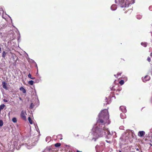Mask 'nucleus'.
Returning <instances> with one entry per match:
<instances>
[{"label": "nucleus", "instance_id": "36", "mask_svg": "<svg viewBox=\"0 0 152 152\" xmlns=\"http://www.w3.org/2000/svg\"><path fill=\"white\" fill-rule=\"evenodd\" d=\"M119 152H121V151H119Z\"/></svg>", "mask_w": 152, "mask_h": 152}, {"label": "nucleus", "instance_id": "23", "mask_svg": "<svg viewBox=\"0 0 152 152\" xmlns=\"http://www.w3.org/2000/svg\"><path fill=\"white\" fill-rule=\"evenodd\" d=\"M119 83L121 85H123L124 83V81L123 80H121L119 81Z\"/></svg>", "mask_w": 152, "mask_h": 152}, {"label": "nucleus", "instance_id": "5", "mask_svg": "<svg viewBox=\"0 0 152 152\" xmlns=\"http://www.w3.org/2000/svg\"><path fill=\"white\" fill-rule=\"evenodd\" d=\"M134 3V1L132 3L126 2L125 0H121L120 1L121 6L122 7H128L130 4H133Z\"/></svg>", "mask_w": 152, "mask_h": 152}, {"label": "nucleus", "instance_id": "21", "mask_svg": "<svg viewBox=\"0 0 152 152\" xmlns=\"http://www.w3.org/2000/svg\"><path fill=\"white\" fill-rule=\"evenodd\" d=\"M12 121L13 122L16 123L17 122V120L15 118H13L12 119Z\"/></svg>", "mask_w": 152, "mask_h": 152}, {"label": "nucleus", "instance_id": "22", "mask_svg": "<svg viewBox=\"0 0 152 152\" xmlns=\"http://www.w3.org/2000/svg\"><path fill=\"white\" fill-rule=\"evenodd\" d=\"M3 125V121L2 120H0V126H2Z\"/></svg>", "mask_w": 152, "mask_h": 152}, {"label": "nucleus", "instance_id": "37", "mask_svg": "<svg viewBox=\"0 0 152 152\" xmlns=\"http://www.w3.org/2000/svg\"><path fill=\"white\" fill-rule=\"evenodd\" d=\"M106 141L107 142H108V141H107V140H106Z\"/></svg>", "mask_w": 152, "mask_h": 152}, {"label": "nucleus", "instance_id": "1", "mask_svg": "<svg viewBox=\"0 0 152 152\" xmlns=\"http://www.w3.org/2000/svg\"><path fill=\"white\" fill-rule=\"evenodd\" d=\"M96 133L98 137H101L104 135L107 136V135H108L110 134L109 131L105 127L104 128L97 127V129L96 130Z\"/></svg>", "mask_w": 152, "mask_h": 152}, {"label": "nucleus", "instance_id": "29", "mask_svg": "<svg viewBox=\"0 0 152 152\" xmlns=\"http://www.w3.org/2000/svg\"><path fill=\"white\" fill-rule=\"evenodd\" d=\"M3 101L4 102H8V101L7 99H3Z\"/></svg>", "mask_w": 152, "mask_h": 152}, {"label": "nucleus", "instance_id": "15", "mask_svg": "<svg viewBox=\"0 0 152 152\" xmlns=\"http://www.w3.org/2000/svg\"><path fill=\"white\" fill-rule=\"evenodd\" d=\"M124 113H121V114L120 116L122 118H125L126 116Z\"/></svg>", "mask_w": 152, "mask_h": 152}, {"label": "nucleus", "instance_id": "17", "mask_svg": "<svg viewBox=\"0 0 152 152\" xmlns=\"http://www.w3.org/2000/svg\"><path fill=\"white\" fill-rule=\"evenodd\" d=\"M61 145V143H57L55 144V145H54L56 147H59Z\"/></svg>", "mask_w": 152, "mask_h": 152}, {"label": "nucleus", "instance_id": "8", "mask_svg": "<svg viewBox=\"0 0 152 152\" xmlns=\"http://www.w3.org/2000/svg\"><path fill=\"white\" fill-rule=\"evenodd\" d=\"M150 79V77L148 75H146L144 78H142V81L144 82H145L146 81L149 80Z\"/></svg>", "mask_w": 152, "mask_h": 152}, {"label": "nucleus", "instance_id": "4", "mask_svg": "<svg viewBox=\"0 0 152 152\" xmlns=\"http://www.w3.org/2000/svg\"><path fill=\"white\" fill-rule=\"evenodd\" d=\"M105 120H104L103 117H101L99 115V119L97 121V123L99 124V126L97 127H101L102 128H104L105 127V123L104 121Z\"/></svg>", "mask_w": 152, "mask_h": 152}, {"label": "nucleus", "instance_id": "2", "mask_svg": "<svg viewBox=\"0 0 152 152\" xmlns=\"http://www.w3.org/2000/svg\"><path fill=\"white\" fill-rule=\"evenodd\" d=\"M31 95L33 99L31 100V103L29 108L30 109H32L34 108L36 105V103L37 102L38 100L36 98L35 93L34 91H32Z\"/></svg>", "mask_w": 152, "mask_h": 152}, {"label": "nucleus", "instance_id": "18", "mask_svg": "<svg viewBox=\"0 0 152 152\" xmlns=\"http://www.w3.org/2000/svg\"><path fill=\"white\" fill-rule=\"evenodd\" d=\"M7 53H6L5 51H3V53H2V56L3 57V58H5V57L6 56V55L7 54Z\"/></svg>", "mask_w": 152, "mask_h": 152}, {"label": "nucleus", "instance_id": "33", "mask_svg": "<svg viewBox=\"0 0 152 152\" xmlns=\"http://www.w3.org/2000/svg\"><path fill=\"white\" fill-rule=\"evenodd\" d=\"M150 55H151V56H152V53H151Z\"/></svg>", "mask_w": 152, "mask_h": 152}, {"label": "nucleus", "instance_id": "19", "mask_svg": "<svg viewBox=\"0 0 152 152\" xmlns=\"http://www.w3.org/2000/svg\"><path fill=\"white\" fill-rule=\"evenodd\" d=\"M34 81L32 80H29V84H30L31 85H33L34 83Z\"/></svg>", "mask_w": 152, "mask_h": 152}, {"label": "nucleus", "instance_id": "20", "mask_svg": "<svg viewBox=\"0 0 152 152\" xmlns=\"http://www.w3.org/2000/svg\"><path fill=\"white\" fill-rule=\"evenodd\" d=\"M141 45L144 47H146L147 46V44L145 42H142Z\"/></svg>", "mask_w": 152, "mask_h": 152}, {"label": "nucleus", "instance_id": "11", "mask_svg": "<svg viewBox=\"0 0 152 152\" xmlns=\"http://www.w3.org/2000/svg\"><path fill=\"white\" fill-rule=\"evenodd\" d=\"M31 62H32L33 63L34 65V66H35L36 67H37V68H38L37 65L36 63L33 60H32V59H29V63Z\"/></svg>", "mask_w": 152, "mask_h": 152}, {"label": "nucleus", "instance_id": "9", "mask_svg": "<svg viewBox=\"0 0 152 152\" xmlns=\"http://www.w3.org/2000/svg\"><path fill=\"white\" fill-rule=\"evenodd\" d=\"M145 134V132L144 131H140L138 133V135L139 137H142Z\"/></svg>", "mask_w": 152, "mask_h": 152}, {"label": "nucleus", "instance_id": "3", "mask_svg": "<svg viewBox=\"0 0 152 152\" xmlns=\"http://www.w3.org/2000/svg\"><path fill=\"white\" fill-rule=\"evenodd\" d=\"M108 113L107 110H104L102 111L99 115L101 117H103L104 120H107L108 118Z\"/></svg>", "mask_w": 152, "mask_h": 152}, {"label": "nucleus", "instance_id": "32", "mask_svg": "<svg viewBox=\"0 0 152 152\" xmlns=\"http://www.w3.org/2000/svg\"><path fill=\"white\" fill-rule=\"evenodd\" d=\"M1 48L0 47V52H1Z\"/></svg>", "mask_w": 152, "mask_h": 152}, {"label": "nucleus", "instance_id": "26", "mask_svg": "<svg viewBox=\"0 0 152 152\" xmlns=\"http://www.w3.org/2000/svg\"><path fill=\"white\" fill-rule=\"evenodd\" d=\"M111 91H115L116 90V89H115V88L114 86H113L111 88Z\"/></svg>", "mask_w": 152, "mask_h": 152}, {"label": "nucleus", "instance_id": "16", "mask_svg": "<svg viewBox=\"0 0 152 152\" xmlns=\"http://www.w3.org/2000/svg\"><path fill=\"white\" fill-rule=\"evenodd\" d=\"M29 123H30L31 124H33V121L31 119V118L29 117ZM34 125V126H35V124L34 123H33Z\"/></svg>", "mask_w": 152, "mask_h": 152}, {"label": "nucleus", "instance_id": "12", "mask_svg": "<svg viewBox=\"0 0 152 152\" xmlns=\"http://www.w3.org/2000/svg\"><path fill=\"white\" fill-rule=\"evenodd\" d=\"M20 91H22L23 93H25L26 92V90L23 87L20 88Z\"/></svg>", "mask_w": 152, "mask_h": 152}, {"label": "nucleus", "instance_id": "35", "mask_svg": "<svg viewBox=\"0 0 152 152\" xmlns=\"http://www.w3.org/2000/svg\"><path fill=\"white\" fill-rule=\"evenodd\" d=\"M77 152H81L80 151H77Z\"/></svg>", "mask_w": 152, "mask_h": 152}, {"label": "nucleus", "instance_id": "10", "mask_svg": "<svg viewBox=\"0 0 152 152\" xmlns=\"http://www.w3.org/2000/svg\"><path fill=\"white\" fill-rule=\"evenodd\" d=\"M120 109L123 113H125L126 112V107L124 106H121L120 107Z\"/></svg>", "mask_w": 152, "mask_h": 152}, {"label": "nucleus", "instance_id": "27", "mask_svg": "<svg viewBox=\"0 0 152 152\" xmlns=\"http://www.w3.org/2000/svg\"><path fill=\"white\" fill-rule=\"evenodd\" d=\"M23 145L25 147H26V148H27V149H28V144L27 143H25V144H24Z\"/></svg>", "mask_w": 152, "mask_h": 152}, {"label": "nucleus", "instance_id": "30", "mask_svg": "<svg viewBox=\"0 0 152 152\" xmlns=\"http://www.w3.org/2000/svg\"><path fill=\"white\" fill-rule=\"evenodd\" d=\"M116 90L119 91L121 90L120 88H118Z\"/></svg>", "mask_w": 152, "mask_h": 152}, {"label": "nucleus", "instance_id": "28", "mask_svg": "<svg viewBox=\"0 0 152 152\" xmlns=\"http://www.w3.org/2000/svg\"><path fill=\"white\" fill-rule=\"evenodd\" d=\"M147 60L149 62H150L151 61V58H150L148 57V58H147Z\"/></svg>", "mask_w": 152, "mask_h": 152}, {"label": "nucleus", "instance_id": "13", "mask_svg": "<svg viewBox=\"0 0 152 152\" xmlns=\"http://www.w3.org/2000/svg\"><path fill=\"white\" fill-rule=\"evenodd\" d=\"M117 8V7L116 5L113 4V5L111 7V9L112 10H115Z\"/></svg>", "mask_w": 152, "mask_h": 152}, {"label": "nucleus", "instance_id": "14", "mask_svg": "<svg viewBox=\"0 0 152 152\" xmlns=\"http://www.w3.org/2000/svg\"><path fill=\"white\" fill-rule=\"evenodd\" d=\"M37 136H35V137H33V141H34V145H35L36 144V140L37 139Z\"/></svg>", "mask_w": 152, "mask_h": 152}, {"label": "nucleus", "instance_id": "31", "mask_svg": "<svg viewBox=\"0 0 152 152\" xmlns=\"http://www.w3.org/2000/svg\"><path fill=\"white\" fill-rule=\"evenodd\" d=\"M19 99H20V100H22V99H21V97H19Z\"/></svg>", "mask_w": 152, "mask_h": 152}, {"label": "nucleus", "instance_id": "34", "mask_svg": "<svg viewBox=\"0 0 152 152\" xmlns=\"http://www.w3.org/2000/svg\"><path fill=\"white\" fill-rule=\"evenodd\" d=\"M150 145L151 146H152V144L151 143H150Z\"/></svg>", "mask_w": 152, "mask_h": 152}, {"label": "nucleus", "instance_id": "25", "mask_svg": "<svg viewBox=\"0 0 152 152\" xmlns=\"http://www.w3.org/2000/svg\"><path fill=\"white\" fill-rule=\"evenodd\" d=\"M121 72H118V73L117 74V75H114V76L115 77H116V76H117L118 77V76L119 75H121Z\"/></svg>", "mask_w": 152, "mask_h": 152}, {"label": "nucleus", "instance_id": "7", "mask_svg": "<svg viewBox=\"0 0 152 152\" xmlns=\"http://www.w3.org/2000/svg\"><path fill=\"white\" fill-rule=\"evenodd\" d=\"M26 114L25 111H22L21 113V117L24 120L26 121Z\"/></svg>", "mask_w": 152, "mask_h": 152}, {"label": "nucleus", "instance_id": "6", "mask_svg": "<svg viewBox=\"0 0 152 152\" xmlns=\"http://www.w3.org/2000/svg\"><path fill=\"white\" fill-rule=\"evenodd\" d=\"M2 87L6 90H8L9 88L7 86V83L5 81L2 82Z\"/></svg>", "mask_w": 152, "mask_h": 152}, {"label": "nucleus", "instance_id": "24", "mask_svg": "<svg viewBox=\"0 0 152 152\" xmlns=\"http://www.w3.org/2000/svg\"><path fill=\"white\" fill-rule=\"evenodd\" d=\"M29 78H30L32 79H34L35 78L34 77H32L31 76L30 74L29 73Z\"/></svg>", "mask_w": 152, "mask_h": 152}]
</instances>
